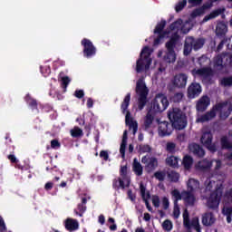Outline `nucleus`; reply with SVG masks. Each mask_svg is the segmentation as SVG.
I'll return each mask as SVG.
<instances>
[{"instance_id":"1","label":"nucleus","mask_w":232,"mask_h":232,"mask_svg":"<svg viewBox=\"0 0 232 232\" xmlns=\"http://www.w3.org/2000/svg\"><path fill=\"white\" fill-rule=\"evenodd\" d=\"M167 115L174 130L180 131L188 126V117L180 108L172 107L169 109Z\"/></svg>"},{"instance_id":"2","label":"nucleus","mask_w":232,"mask_h":232,"mask_svg":"<svg viewBox=\"0 0 232 232\" xmlns=\"http://www.w3.org/2000/svg\"><path fill=\"white\" fill-rule=\"evenodd\" d=\"M131 101V93L128 92L123 99V102H121V108L122 113H126L125 115V124L129 126L130 130L132 129V133L135 135L139 130V123L137 121H133V118H131V112L128 111V108H130V102Z\"/></svg>"},{"instance_id":"3","label":"nucleus","mask_w":232,"mask_h":232,"mask_svg":"<svg viewBox=\"0 0 232 232\" xmlns=\"http://www.w3.org/2000/svg\"><path fill=\"white\" fill-rule=\"evenodd\" d=\"M135 92L138 98V110L142 111L148 104V94L150 93V89L146 86V82H144V79L140 78L136 82V89Z\"/></svg>"},{"instance_id":"4","label":"nucleus","mask_w":232,"mask_h":232,"mask_svg":"<svg viewBox=\"0 0 232 232\" xmlns=\"http://www.w3.org/2000/svg\"><path fill=\"white\" fill-rule=\"evenodd\" d=\"M151 53H150V47L145 46L140 53V58L136 62V72L142 73L144 70H150L151 66Z\"/></svg>"},{"instance_id":"5","label":"nucleus","mask_w":232,"mask_h":232,"mask_svg":"<svg viewBox=\"0 0 232 232\" xmlns=\"http://www.w3.org/2000/svg\"><path fill=\"white\" fill-rule=\"evenodd\" d=\"M206 44V40L204 38H195L193 36H188L185 40L184 47H183V54L185 57H188L189 53L194 50L195 52H198L200 48L204 47Z\"/></svg>"},{"instance_id":"6","label":"nucleus","mask_w":232,"mask_h":232,"mask_svg":"<svg viewBox=\"0 0 232 232\" xmlns=\"http://www.w3.org/2000/svg\"><path fill=\"white\" fill-rule=\"evenodd\" d=\"M120 177L121 178L114 179L112 181V188L116 191H119V189H126V188H130V178H128V165L121 166Z\"/></svg>"},{"instance_id":"7","label":"nucleus","mask_w":232,"mask_h":232,"mask_svg":"<svg viewBox=\"0 0 232 232\" xmlns=\"http://www.w3.org/2000/svg\"><path fill=\"white\" fill-rule=\"evenodd\" d=\"M168 106H169L168 97L162 93H160L157 94L155 99L151 102V106L149 111H151V113L157 115V113H162V111H164Z\"/></svg>"},{"instance_id":"8","label":"nucleus","mask_w":232,"mask_h":232,"mask_svg":"<svg viewBox=\"0 0 232 232\" xmlns=\"http://www.w3.org/2000/svg\"><path fill=\"white\" fill-rule=\"evenodd\" d=\"M200 142L204 148L210 151V153H217V151H218L217 143H213V133L211 130H205L202 132Z\"/></svg>"},{"instance_id":"9","label":"nucleus","mask_w":232,"mask_h":232,"mask_svg":"<svg viewBox=\"0 0 232 232\" xmlns=\"http://www.w3.org/2000/svg\"><path fill=\"white\" fill-rule=\"evenodd\" d=\"M227 104H229V102L227 101L216 103L209 111L201 117V121L203 122H208V121L215 119V117H217V111H218L220 116V113H222V111L227 106Z\"/></svg>"},{"instance_id":"10","label":"nucleus","mask_w":232,"mask_h":232,"mask_svg":"<svg viewBox=\"0 0 232 232\" xmlns=\"http://www.w3.org/2000/svg\"><path fill=\"white\" fill-rule=\"evenodd\" d=\"M223 193L224 191L222 190V188H218L211 192L210 197L207 201V205L209 209H217V208H218Z\"/></svg>"},{"instance_id":"11","label":"nucleus","mask_w":232,"mask_h":232,"mask_svg":"<svg viewBox=\"0 0 232 232\" xmlns=\"http://www.w3.org/2000/svg\"><path fill=\"white\" fill-rule=\"evenodd\" d=\"M232 55L229 54H218L214 58V68L218 72H222L227 64H231Z\"/></svg>"},{"instance_id":"12","label":"nucleus","mask_w":232,"mask_h":232,"mask_svg":"<svg viewBox=\"0 0 232 232\" xmlns=\"http://www.w3.org/2000/svg\"><path fill=\"white\" fill-rule=\"evenodd\" d=\"M81 44L82 46H83V57H85L86 59H92V57H95V55L97 54V48L95 47V45H93V43L91 42L90 39L83 38L81 41Z\"/></svg>"},{"instance_id":"13","label":"nucleus","mask_w":232,"mask_h":232,"mask_svg":"<svg viewBox=\"0 0 232 232\" xmlns=\"http://www.w3.org/2000/svg\"><path fill=\"white\" fill-rule=\"evenodd\" d=\"M142 164L145 165L147 173H153L159 168V160L153 156H143L141 158Z\"/></svg>"},{"instance_id":"14","label":"nucleus","mask_w":232,"mask_h":232,"mask_svg":"<svg viewBox=\"0 0 232 232\" xmlns=\"http://www.w3.org/2000/svg\"><path fill=\"white\" fill-rule=\"evenodd\" d=\"M173 124L168 121H160L159 122V135L160 137H169L171 133H173Z\"/></svg>"},{"instance_id":"15","label":"nucleus","mask_w":232,"mask_h":232,"mask_svg":"<svg viewBox=\"0 0 232 232\" xmlns=\"http://www.w3.org/2000/svg\"><path fill=\"white\" fill-rule=\"evenodd\" d=\"M172 84L174 88H186V84H188V75L184 72L176 74L172 80Z\"/></svg>"},{"instance_id":"16","label":"nucleus","mask_w":232,"mask_h":232,"mask_svg":"<svg viewBox=\"0 0 232 232\" xmlns=\"http://www.w3.org/2000/svg\"><path fill=\"white\" fill-rule=\"evenodd\" d=\"M202 93V86L200 83L192 82L188 88V99H195Z\"/></svg>"},{"instance_id":"17","label":"nucleus","mask_w":232,"mask_h":232,"mask_svg":"<svg viewBox=\"0 0 232 232\" xmlns=\"http://www.w3.org/2000/svg\"><path fill=\"white\" fill-rule=\"evenodd\" d=\"M182 199L185 202V206H190V208H193V206H195V202L197 201L195 192H189L188 190L182 191Z\"/></svg>"},{"instance_id":"18","label":"nucleus","mask_w":232,"mask_h":232,"mask_svg":"<svg viewBox=\"0 0 232 232\" xmlns=\"http://www.w3.org/2000/svg\"><path fill=\"white\" fill-rule=\"evenodd\" d=\"M140 191L142 198V200L145 202L146 208L148 211H153V208L150 205V198H151L150 192H146V187L140 183Z\"/></svg>"},{"instance_id":"19","label":"nucleus","mask_w":232,"mask_h":232,"mask_svg":"<svg viewBox=\"0 0 232 232\" xmlns=\"http://www.w3.org/2000/svg\"><path fill=\"white\" fill-rule=\"evenodd\" d=\"M189 150L191 153H193V155L198 159H202L206 155V150H204V148L198 145V143H191L189 145Z\"/></svg>"},{"instance_id":"20","label":"nucleus","mask_w":232,"mask_h":232,"mask_svg":"<svg viewBox=\"0 0 232 232\" xmlns=\"http://www.w3.org/2000/svg\"><path fill=\"white\" fill-rule=\"evenodd\" d=\"M179 39H180V36L178 33H174L169 41H168L165 44L167 48V52H175V47L177 46V43H179Z\"/></svg>"},{"instance_id":"21","label":"nucleus","mask_w":232,"mask_h":232,"mask_svg":"<svg viewBox=\"0 0 232 232\" xmlns=\"http://www.w3.org/2000/svg\"><path fill=\"white\" fill-rule=\"evenodd\" d=\"M64 227L69 232L77 231V229H79V221L77 219L68 218L64 221Z\"/></svg>"},{"instance_id":"22","label":"nucleus","mask_w":232,"mask_h":232,"mask_svg":"<svg viewBox=\"0 0 232 232\" xmlns=\"http://www.w3.org/2000/svg\"><path fill=\"white\" fill-rule=\"evenodd\" d=\"M86 204H88V198L82 197L81 203H79L77 208L74 209V213L77 217H82L84 213H86Z\"/></svg>"},{"instance_id":"23","label":"nucleus","mask_w":232,"mask_h":232,"mask_svg":"<svg viewBox=\"0 0 232 232\" xmlns=\"http://www.w3.org/2000/svg\"><path fill=\"white\" fill-rule=\"evenodd\" d=\"M209 104H211V100H209V97L203 96L198 102L196 108H197L198 111H206L208 110V106H209Z\"/></svg>"},{"instance_id":"24","label":"nucleus","mask_w":232,"mask_h":232,"mask_svg":"<svg viewBox=\"0 0 232 232\" xmlns=\"http://www.w3.org/2000/svg\"><path fill=\"white\" fill-rule=\"evenodd\" d=\"M217 222V219L215 218V216L211 212H207L202 216V224L206 227H209L213 226Z\"/></svg>"},{"instance_id":"25","label":"nucleus","mask_w":232,"mask_h":232,"mask_svg":"<svg viewBox=\"0 0 232 232\" xmlns=\"http://www.w3.org/2000/svg\"><path fill=\"white\" fill-rule=\"evenodd\" d=\"M211 8L209 4H204L201 7L196 8L190 14L191 19H197V17H200V15H204L206 14V10Z\"/></svg>"},{"instance_id":"26","label":"nucleus","mask_w":232,"mask_h":232,"mask_svg":"<svg viewBox=\"0 0 232 232\" xmlns=\"http://www.w3.org/2000/svg\"><path fill=\"white\" fill-rule=\"evenodd\" d=\"M184 22L182 21L181 18H179L178 20H176L174 23H172L169 25V30H171V32L175 31V30H179V28L181 29V32L183 34H188L189 33V29H186L185 25H182Z\"/></svg>"},{"instance_id":"27","label":"nucleus","mask_w":232,"mask_h":232,"mask_svg":"<svg viewBox=\"0 0 232 232\" xmlns=\"http://www.w3.org/2000/svg\"><path fill=\"white\" fill-rule=\"evenodd\" d=\"M227 34V25L223 22L218 23L216 27L217 37H219V39H222V37H226Z\"/></svg>"},{"instance_id":"28","label":"nucleus","mask_w":232,"mask_h":232,"mask_svg":"<svg viewBox=\"0 0 232 232\" xmlns=\"http://www.w3.org/2000/svg\"><path fill=\"white\" fill-rule=\"evenodd\" d=\"M187 191L195 193L198 188H200V182L195 179H189L187 183Z\"/></svg>"},{"instance_id":"29","label":"nucleus","mask_w":232,"mask_h":232,"mask_svg":"<svg viewBox=\"0 0 232 232\" xmlns=\"http://www.w3.org/2000/svg\"><path fill=\"white\" fill-rule=\"evenodd\" d=\"M155 121V114L151 112V111H148L145 120H144V128L145 130H150L151 128V124Z\"/></svg>"},{"instance_id":"30","label":"nucleus","mask_w":232,"mask_h":232,"mask_svg":"<svg viewBox=\"0 0 232 232\" xmlns=\"http://www.w3.org/2000/svg\"><path fill=\"white\" fill-rule=\"evenodd\" d=\"M132 171H134V173H135V175H137V177H141V175L144 171V168H142V165L140 164V162H139L137 158H135L133 160Z\"/></svg>"},{"instance_id":"31","label":"nucleus","mask_w":232,"mask_h":232,"mask_svg":"<svg viewBox=\"0 0 232 232\" xmlns=\"http://www.w3.org/2000/svg\"><path fill=\"white\" fill-rule=\"evenodd\" d=\"M179 160H180L179 157L170 155L167 157L165 162L167 166H169L170 168H179Z\"/></svg>"},{"instance_id":"32","label":"nucleus","mask_w":232,"mask_h":232,"mask_svg":"<svg viewBox=\"0 0 232 232\" xmlns=\"http://www.w3.org/2000/svg\"><path fill=\"white\" fill-rule=\"evenodd\" d=\"M163 61L171 64V63H175V61H177V54L173 51H167L163 56Z\"/></svg>"},{"instance_id":"33","label":"nucleus","mask_w":232,"mask_h":232,"mask_svg":"<svg viewBox=\"0 0 232 232\" xmlns=\"http://www.w3.org/2000/svg\"><path fill=\"white\" fill-rule=\"evenodd\" d=\"M211 166H213V163L208 160H202L198 163V168L201 171H208V169H211Z\"/></svg>"},{"instance_id":"34","label":"nucleus","mask_w":232,"mask_h":232,"mask_svg":"<svg viewBox=\"0 0 232 232\" xmlns=\"http://www.w3.org/2000/svg\"><path fill=\"white\" fill-rule=\"evenodd\" d=\"M196 75H200V77H209L212 75L213 71L211 68H201L198 70H194Z\"/></svg>"},{"instance_id":"35","label":"nucleus","mask_w":232,"mask_h":232,"mask_svg":"<svg viewBox=\"0 0 232 232\" xmlns=\"http://www.w3.org/2000/svg\"><path fill=\"white\" fill-rule=\"evenodd\" d=\"M24 101L33 111L37 110V100L32 98L30 94L25 95Z\"/></svg>"},{"instance_id":"36","label":"nucleus","mask_w":232,"mask_h":232,"mask_svg":"<svg viewBox=\"0 0 232 232\" xmlns=\"http://www.w3.org/2000/svg\"><path fill=\"white\" fill-rule=\"evenodd\" d=\"M164 28H166V21L161 20L160 23L157 24L154 29V34L166 35V32H164Z\"/></svg>"},{"instance_id":"37","label":"nucleus","mask_w":232,"mask_h":232,"mask_svg":"<svg viewBox=\"0 0 232 232\" xmlns=\"http://www.w3.org/2000/svg\"><path fill=\"white\" fill-rule=\"evenodd\" d=\"M231 111H232V103L230 102L228 104L227 110H226V107L223 110H221L219 119H221L222 121H226V119H227L229 115H231Z\"/></svg>"},{"instance_id":"38","label":"nucleus","mask_w":232,"mask_h":232,"mask_svg":"<svg viewBox=\"0 0 232 232\" xmlns=\"http://www.w3.org/2000/svg\"><path fill=\"white\" fill-rule=\"evenodd\" d=\"M220 144H221L222 150H232V143L227 139V136L221 137Z\"/></svg>"},{"instance_id":"39","label":"nucleus","mask_w":232,"mask_h":232,"mask_svg":"<svg viewBox=\"0 0 232 232\" xmlns=\"http://www.w3.org/2000/svg\"><path fill=\"white\" fill-rule=\"evenodd\" d=\"M182 165L185 169H191V166H193V158L189 155L185 156L182 160Z\"/></svg>"},{"instance_id":"40","label":"nucleus","mask_w":232,"mask_h":232,"mask_svg":"<svg viewBox=\"0 0 232 232\" xmlns=\"http://www.w3.org/2000/svg\"><path fill=\"white\" fill-rule=\"evenodd\" d=\"M187 5H188V0H179L175 5L176 13L179 14V12H182V10L186 8Z\"/></svg>"},{"instance_id":"41","label":"nucleus","mask_w":232,"mask_h":232,"mask_svg":"<svg viewBox=\"0 0 232 232\" xmlns=\"http://www.w3.org/2000/svg\"><path fill=\"white\" fill-rule=\"evenodd\" d=\"M220 14L221 11L219 9L212 11L209 14L204 17L203 22L208 23V21H210V19H215V17H218Z\"/></svg>"},{"instance_id":"42","label":"nucleus","mask_w":232,"mask_h":232,"mask_svg":"<svg viewBox=\"0 0 232 232\" xmlns=\"http://www.w3.org/2000/svg\"><path fill=\"white\" fill-rule=\"evenodd\" d=\"M166 151L167 153H170V155L175 154L177 151V144H175V142H167Z\"/></svg>"},{"instance_id":"43","label":"nucleus","mask_w":232,"mask_h":232,"mask_svg":"<svg viewBox=\"0 0 232 232\" xmlns=\"http://www.w3.org/2000/svg\"><path fill=\"white\" fill-rule=\"evenodd\" d=\"M171 195L174 200V204H179V200H182V192L180 194V191L179 189L175 188L171 191Z\"/></svg>"},{"instance_id":"44","label":"nucleus","mask_w":232,"mask_h":232,"mask_svg":"<svg viewBox=\"0 0 232 232\" xmlns=\"http://www.w3.org/2000/svg\"><path fill=\"white\" fill-rule=\"evenodd\" d=\"M183 224L187 229H191V221L189 220V214L187 210L183 213Z\"/></svg>"},{"instance_id":"45","label":"nucleus","mask_w":232,"mask_h":232,"mask_svg":"<svg viewBox=\"0 0 232 232\" xmlns=\"http://www.w3.org/2000/svg\"><path fill=\"white\" fill-rule=\"evenodd\" d=\"M168 177L170 179V182H179V179H180V174L172 170L168 174Z\"/></svg>"},{"instance_id":"46","label":"nucleus","mask_w":232,"mask_h":232,"mask_svg":"<svg viewBox=\"0 0 232 232\" xmlns=\"http://www.w3.org/2000/svg\"><path fill=\"white\" fill-rule=\"evenodd\" d=\"M12 150H13L11 151V154H9V155L7 156V159H8V160H10L11 164H18L19 160H17V158L15 157V155H14V151H15V147L13 146V147H12Z\"/></svg>"},{"instance_id":"47","label":"nucleus","mask_w":232,"mask_h":232,"mask_svg":"<svg viewBox=\"0 0 232 232\" xmlns=\"http://www.w3.org/2000/svg\"><path fill=\"white\" fill-rule=\"evenodd\" d=\"M71 135L74 139H79V137H82V130H81L80 128L76 127V128L71 130Z\"/></svg>"},{"instance_id":"48","label":"nucleus","mask_w":232,"mask_h":232,"mask_svg":"<svg viewBox=\"0 0 232 232\" xmlns=\"http://www.w3.org/2000/svg\"><path fill=\"white\" fill-rule=\"evenodd\" d=\"M162 228L164 229V231H171V229H173V223L171 222V220L166 219L165 221H163Z\"/></svg>"},{"instance_id":"49","label":"nucleus","mask_w":232,"mask_h":232,"mask_svg":"<svg viewBox=\"0 0 232 232\" xmlns=\"http://www.w3.org/2000/svg\"><path fill=\"white\" fill-rule=\"evenodd\" d=\"M190 227H194V229H195L197 232H200V231H201L200 223H198V218H193V219L190 221Z\"/></svg>"},{"instance_id":"50","label":"nucleus","mask_w":232,"mask_h":232,"mask_svg":"<svg viewBox=\"0 0 232 232\" xmlns=\"http://www.w3.org/2000/svg\"><path fill=\"white\" fill-rule=\"evenodd\" d=\"M154 177L160 182H164V179H166V172H164V171H156L154 173Z\"/></svg>"},{"instance_id":"51","label":"nucleus","mask_w":232,"mask_h":232,"mask_svg":"<svg viewBox=\"0 0 232 232\" xmlns=\"http://www.w3.org/2000/svg\"><path fill=\"white\" fill-rule=\"evenodd\" d=\"M70 77L68 76H63L62 77V83L61 86L63 90V92H66V88H68V84H70Z\"/></svg>"},{"instance_id":"52","label":"nucleus","mask_w":232,"mask_h":232,"mask_svg":"<svg viewBox=\"0 0 232 232\" xmlns=\"http://www.w3.org/2000/svg\"><path fill=\"white\" fill-rule=\"evenodd\" d=\"M222 86H232V76L224 77L221 80Z\"/></svg>"},{"instance_id":"53","label":"nucleus","mask_w":232,"mask_h":232,"mask_svg":"<svg viewBox=\"0 0 232 232\" xmlns=\"http://www.w3.org/2000/svg\"><path fill=\"white\" fill-rule=\"evenodd\" d=\"M128 143L125 141H121V146H120V153L121 155V159H126V146Z\"/></svg>"},{"instance_id":"54","label":"nucleus","mask_w":232,"mask_h":232,"mask_svg":"<svg viewBox=\"0 0 232 232\" xmlns=\"http://www.w3.org/2000/svg\"><path fill=\"white\" fill-rule=\"evenodd\" d=\"M173 217L174 218H179V217H180V207H179V203H174Z\"/></svg>"},{"instance_id":"55","label":"nucleus","mask_w":232,"mask_h":232,"mask_svg":"<svg viewBox=\"0 0 232 232\" xmlns=\"http://www.w3.org/2000/svg\"><path fill=\"white\" fill-rule=\"evenodd\" d=\"M140 153H151V147L150 145H140Z\"/></svg>"},{"instance_id":"56","label":"nucleus","mask_w":232,"mask_h":232,"mask_svg":"<svg viewBox=\"0 0 232 232\" xmlns=\"http://www.w3.org/2000/svg\"><path fill=\"white\" fill-rule=\"evenodd\" d=\"M184 98V93L182 92H176L174 96L172 97L173 102H180L182 99Z\"/></svg>"},{"instance_id":"57","label":"nucleus","mask_w":232,"mask_h":232,"mask_svg":"<svg viewBox=\"0 0 232 232\" xmlns=\"http://www.w3.org/2000/svg\"><path fill=\"white\" fill-rule=\"evenodd\" d=\"M152 206H154V208H160V198H159V196H152Z\"/></svg>"},{"instance_id":"58","label":"nucleus","mask_w":232,"mask_h":232,"mask_svg":"<svg viewBox=\"0 0 232 232\" xmlns=\"http://www.w3.org/2000/svg\"><path fill=\"white\" fill-rule=\"evenodd\" d=\"M51 148L53 150H59V148H61V142H59V140H51Z\"/></svg>"},{"instance_id":"59","label":"nucleus","mask_w":232,"mask_h":232,"mask_svg":"<svg viewBox=\"0 0 232 232\" xmlns=\"http://www.w3.org/2000/svg\"><path fill=\"white\" fill-rule=\"evenodd\" d=\"M162 206L165 211L169 209V199L167 197L162 198Z\"/></svg>"},{"instance_id":"60","label":"nucleus","mask_w":232,"mask_h":232,"mask_svg":"<svg viewBox=\"0 0 232 232\" xmlns=\"http://www.w3.org/2000/svg\"><path fill=\"white\" fill-rule=\"evenodd\" d=\"M74 97H76V99H82L84 97V91L83 90H76L74 92Z\"/></svg>"},{"instance_id":"61","label":"nucleus","mask_w":232,"mask_h":232,"mask_svg":"<svg viewBox=\"0 0 232 232\" xmlns=\"http://www.w3.org/2000/svg\"><path fill=\"white\" fill-rule=\"evenodd\" d=\"M100 158L103 159V160L107 161L110 159V154H108L107 150L100 151Z\"/></svg>"},{"instance_id":"62","label":"nucleus","mask_w":232,"mask_h":232,"mask_svg":"<svg viewBox=\"0 0 232 232\" xmlns=\"http://www.w3.org/2000/svg\"><path fill=\"white\" fill-rule=\"evenodd\" d=\"M202 1L204 0H188V5L190 6H199V5H202Z\"/></svg>"},{"instance_id":"63","label":"nucleus","mask_w":232,"mask_h":232,"mask_svg":"<svg viewBox=\"0 0 232 232\" xmlns=\"http://www.w3.org/2000/svg\"><path fill=\"white\" fill-rule=\"evenodd\" d=\"M164 37H166V34H158V37L154 40V46L160 44V40Z\"/></svg>"},{"instance_id":"64","label":"nucleus","mask_w":232,"mask_h":232,"mask_svg":"<svg viewBox=\"0 0 232 232\" xmlns=\"http://www.w3.org/2000/svg\"><path fill=\"white\" fill-rule=\"evenodd\" d=\"M206 61H208V57L201 56L198 59V64H199V66H204V63H206Z\"/></svg>"}]
</instances>
